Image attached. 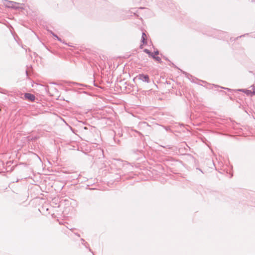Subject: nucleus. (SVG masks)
Masks as SVG:
<instances>
[{"label": "nucleus", "mask_w": 255, "mask_h": 255, "mask_svg": "<svg viewBox=\"0 0 255 255\" xmlns=\"http://www.w3.org/2000/svg\"><path fill=\"white\" fill-rule=\"evenodd\" d=\"M152 57L159 63L161 62V59L159 57H156L153 55Z\"/></svg>", "instance_id": "4"}, {"label": "nucleus", "mask_w": 255, "mask_h": 255, "mask_svg": "<svg viewBox=\"0 0 255 255\" xmlns=\"http://www.w3.org/2000/svg\"><path fill=\"white\" fill-rule=\"evenodd\" d=\"M146 35L145 33L144 32H143L141 37V42L143 44H145L146 43Z\"/></svg>", "instance_id": "3"}, {"label": "nucleus", "mask_w": 255, "mask_h": 255, "mask_svg": "<svg viewBox=\"0 0 255 255\" xmlns=\"http://www.w3.org/2000/svg\"><path fill=\"white\" fill-rule=\"evenodd\" d=\"M240 91H243V92H245V93H246L247 94H249L250 93V91L248 90L242 89V90H240Z\"/></svg>", "instance_id": "6"}, {"label": "nucleus", "mask_w": 255, "mask_h": 255, "mask_svg": "<svg viewBox=\"0 0 255 255\" xmlns=\"http://www.w3.org/2000/svg\"><path fill=\"white\" fill-rule=\"evenodd\" d=\"M54 37H55L57 39V40H58V41H61V38H59V37L57 35H56V34H54Z\"/></svg>", "instance_id": "7"}, {"label": "nucleus", "mask_w": 255, "mask_h": 255, "mask_svg": "<svg viewBox=\"0 0 255 255\" xmlns=\"http://www.w3.org/2000/svg\"><path fill=\"white\" fill-rule=\"evenodd\" d=\"M1 111V109L0 108V111Z\"/></svg>", "instance_id": "10"}, {"label": "nucleus", "mask_w": 255, "mask_h": 255, "mask_svg": "<svg viewBox=\"0 0 255 255\" xmlns=\"http://www.w3.org/2000/svg\"><path fill=\"white\" fill-rule=\"evenodd\" d=\"M139 79L141 80L143 82H145L146 83H149V76L147 75H144L143 74H139L138 76Z\"/></svg>", "instance_id": "1"}, {"label": "nucleus", "mask_w": 255, "mask_h": 255, "mask_svg": "<svg viewBox=\"0 0 255 255\" xmlns=\"http://www.w3.org/2000/svg\"><path fill=\"white\" fill-rule=\"evenodd\" d=\"M144 52H145L146 53L148 54L149 55L151 56V57L153 55V53H151L149 50L147 49H145L144 50Z\"/></svg>", "instance_id": "5"}, {"label": "nucleus", "mask_w": 255, "mask_h": 255, "mask_svg": "<svg viewBox=\"0 0 255 255\" xmlns=\"http://www.w3.org/2000/svg\"><path fill=\"white\" fill-rule=\"evenodd\" d=\"M155 55H158L159 54V51L158 50H156L154 52Z\"/></svg>", "instance_id": "8"}, {"label": "nucleus", "mask_w": 255, "mask_h": 255, "mask_svg": "<svg viewBox=\"0 0 255 255\" xmlns=\"http://www.w3.org/2000/svg\"><path fill=\"white\" fill-rule=\"evenodd\" d=\"M51 33L54 36V33L53 32H51Z\"/></svg>", "instance_id": "9"}, {"label": "nucleus", "mask_w": 255, "mask_h": 255, "mask_svg": "<svg viewBox=\"0 0 255 255\" xmlns=\"http://www.w3.org/2000/svg\"><path fill=\"white\" fill-rule=\"evenodd\" d=\"M24 97L25 99L28 100L29 101H30L31 102L34 101L35 99V96L30 93H25L24 94Z\"/></svg>", "instance_id": "2"}]
</instances>
